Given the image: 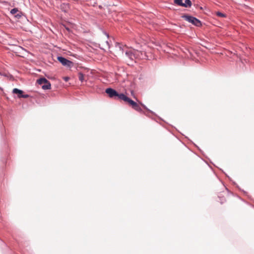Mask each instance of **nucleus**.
I'll return each mask as SVG.
<instances>
[{"mask_svg": "<svg viewBox=\"0 0 254 254\" xmlns=\"http://www.w3.org/2000/svg\"><path fill=\"white\" fill-rule=\"evenodd\" d=\"M120 97L121 100H123L127 103L133 109L140 113L142 112V110L139 104L130 99L126 95H121Z\"/></svg>", "mask_w": 254, "mask_h": 254, "instance_id": "nucleus-1", "label": "nucleus"}, {"mask_svg": "<svg viewBox=\"0 0 254 254\" xmlns=\"http://www.w3.org/2000/svg\"><path fill=\"white\" fill-rule=\"evenodd\" d=\"M105 92L110 98H114L115 99H118L121 100L120 96L121 97V95H125L123 93L119 94L115 90L111 88H107L105 90Z\"/></svg>", "mask_w": 254, "mask_h": 254, "instance_id": "nucleus-2", "label": "nucleus"}, {"mask_svg": "<svg viewBox=\"0 0 254 254\" xmlns=\"http://www.w3.org/2000/svg\"><path fill=\"white\" fill-rule=\"evenodd\" d=\"M182 17L185 20L191 23L192 24L196 26H199L201 25L200 21L198 19L193 16H190L188 15H184Z\"/></svg>", "mask_w": 254, "mask_h": 254, "instance_id": "nucleus-3", "label": "nucleus"}, {"mask_svg": "<svg viewBox=\"0 0 254 254\" xmlns=\"http://www.w3.org/2000/svg\"><path fill=\"white\" fill-rule=\"evenodd\" d=\"M37 82L40 85H42V88L43 89H50L51 88V83L45 78H41L37 80Z\"/></svg>", "mask_w": 254, "mask_h": 254, "instance_id": "nucleus-4", "label": "nucleus"}, {"mask_svg": "<svg viewBox=\"0 0 254 254\" xmlns=\"http://www.w3.org/2000/svg\"><path fill=\"white\" fill-rule=\"evenodd\" d=\"M57 59L64 66L70 67L73 65V63L72 62L65 59L64 58L62 57H58Z\"/></svg>", "mask_w": 254, "mask_h": 254, "instance_id": "nucleus-5", "label": "nucleus"}, {"mask_svg": "<svg viewBox=\"0 0 254 254\" xmlns=\"http://www.w3.org/2000/svg\"><path fill=\"white\" fill-rule=\"evenodd\" d=\"M12 93L13 94H17V97L19 98H27L29 96L28 94H23V91L17 88H14L12 90Z\"/></svg>", "mask_w": 254, "mask_h": 254, "instance_id": "nucleus-6", "label": "nucleus"}, {"mask_svg": "<svg viewBox=\"0 0 254 254\" xmlns=\"http://www.w3.org/2000/svg\"><path fill=\"white\" fill-rule=\"evenodd\" d=\"M135 52L136 58H138L140 59H148V56L146 55V54L145 52L136 50Z\"/></svg>", "mask_w": 254, "mask_h": 254, "instance_id": "nucleus-7", "label": "nucleus"}, {"mask_svg": "<svg viewBox=\"0 0 254 254\" xmlns=\"http://www.w3.org/2000/svg\"><path fill=\"white\" fill-rule=\"evenodd\" d=\"M136 50H128L126 52V55L130 59L133 60L134 58H136Z\"/></svg>", "mask_w": 254, "mask_h": 254, "instance_id": "nucleus-8", "label": "nucleus"}, {"mask_svg": "<svg viewBox=\"0 0 254 254\" xmlns=\"http://www.w3.org/2000/svg\"><path fill=\"white\" fill-rule=\"evenodd\" d=\"M174 3L179 6H186L183 2V0H174Z\"/></svg>", "mask_w": 254, "mask_h": 254, "instance_id": "nucleus-9", "label": "nucleus"}, {"mask_svg": "<svg viewBox=\"0 0 254 254\" xmlns=\"http://www.w3.org/2000/svg\"><path fill=\"white\" fill-rule=\"evenodd\" d=\"M101 45L103 46V48H109V44L108 41H101Z\"/></svg>", "mask_w": 254, "mask_h": 254, "instance_id": "nucleus-10", "label": "nucleus"}, {"mask_svg": "<svg viewBox=\"0 0 254 254\" xmlns=\"http://www.w3.org/2000/svg\"><path fill=\"white\" fill-rule=\"evenodd\" d=\"M186 6H184L185 7H190L191 6V2L190 0H186L185 2L184 3Z\"/></svg>", "mask_w": 254, "mask_h": 254, "instance_id": "nucleus-11", "label": "nucleus"}, {"mask_svg": "<svg viewBox=\"0 0 254 254\" xmlns=\"http://www.w3.org/2000/svg\"><path fill=\"white\" fill-rule=\"evenodd\" d=\"M78 78H79V80L81 81V82H83L85 80H84V75L81 73V72H79L78 73Z\"/></svg>", "mask_w": 254, "mask_h": 254, "instance_id": "nucleus-12", "label": "nucleus"}, {"mask_svg": "<svg viewBox=\"0 0 254 254\" xmlns=\"http://www.w3.org/2000/svg\"><path fill=\"white\" fill-rule=\"evenodd\" d=\"M18 11V9L17 8H13L11 10L10 13L12 14H15Z\"/></svg>", "mask_w": 254, "mask_h": 254, "instance_id": "nucleus-13", "label": "nucleus"}, {"mask_svg": "<svg viewBox=\"0 0 254 254\" xmlns=\"http://www.w3.org/2000/svg\"><path fill=\"white\" fill-rule=\"evenodd\" d=\"M216 15L219 17H226V15L223 13H221L220 12H216Z\"/></svg>", "mask_w": 254, "mask_h": 254, "instance_id": "nucleus-14", "label": "nucleus"}, {"mask_svg": "<svg viewBox=\"0 0 254 254\" xmlns=\"http://www.w3.org/2000/svg\"><path fill=\"white\" fill-rule=\"evenodd\" d=\"M116 47H118L120 49V50L121 51L122 53H123V52L121 50V45L120 44H117Z\"/></svg>", "mask_w": 254, "mask_h": 254, "instance_id": "nucleus-15", "label": "nucleus"}, {"mask_svg": "<svg viewBox=\"0 0 254 254\" xmlns=\"http://www.w3.org/2000/svg\"><path fill=\"white\" fill-rule=\"evenodd\" d=\"M63 79H64V80L65 81H68V80H69V78L68 77L66 76V77H64L63 78Z\"/></svg>", "mask_w": 254, "mask_h": 254, "instance_id": "nucleus-16", "label": "nucleus"}, {"mask_svg": "<svg viewBox=\"0 0 254 254\" xmlns=\"http://www.w3.org/2000/svg\"><path fill=\"white\" fill-rule=\"evenodd\" d=\"M131 95L133 96V97L134 98H135V99L137 101H138V100L136 99V98L134 96V92H133V91H131Z\"/></svg>", "mask_w": 254, "mask_h": 254, "instance_id": "nucleus-17", "label": "nucleus"}, {"mask_svg": "<svg viewBox=\"0 0 254 254\" xmlns=\"http://www.w3.org/2000/svg\"><path fill=\"white\" fill-rule=\"evenodd\" d=\"M16 17H20L21 16V15L20 14H17L16 15Z\"/></svg>", "mask_w": 254, "mask_h": 254, "instance_id": "nucleus-18", "label": "nucleus"}, {"mask_svg": "<svg viewBox=\"0 0 254 254\" xmlns=\"http://www.w3.org/2000/svg\"><path fill=\"white\" fill-rule=\"evenodd\" d=\"M139 103L142 107H145V106L142 103L140 102Z\"/></svg>", "mask_w": 254, "mask_h": 254, "instance_id": "nucleus-19", "label": "nucleus"}]
</instances>
